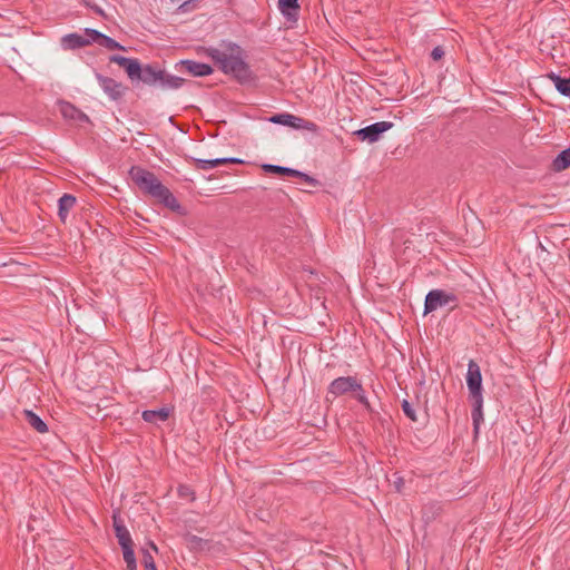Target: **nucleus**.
Segmentation results:
<instances>
[{"label":"nucleus","mask_w":570,"mask_h":570,"mask_svg":"<svg viewBox=\"0 0 570 570\" xmlns=\"http://www.w3.org/2000/svg\"><path fill=\"white\" fill-rule=\"evenodd\" d=\"M473 401V409H472V422H473V429L474 433H479L480 424L483 421V413H482V397H472Z\"/></svg>","instance_id":"4be33fe9"},{"label":"nucleus","mask_w":570,"mask_h":570,"mask_svg":"<svg viewBox=\"0 0 570 570\" xmlns=\"http://www.w3.org/2000/svg\"><path fill=\"white\" fill-rule=\"evenodd\" d=\"M122 549L124 560L126 562V570H137V562L134 552V546H126Z\"/></svg>","instance_id":"393cba45"},{"label":"nucleus","mask_w":570,"mask_h":570,"mask_svg":"<svg viewBox=\"0 0 570 570\" xmlns=\"http://www.w3.org/2000/svg\"><path fill=\"white\" fill-rule=\"evenodd\" d=\"M94 9L97 13L104 14L102 10L99 7H95Z\"/></svg>","instance_id":"473e14b6"},{"label":"nucleus","mask_w":570,"mask_h":570,"mask_svg":"<svg viewBox=\"0 0 570 570\" xmlns=\"http://www.w3.org/2000/svg\"><path fill=\"white\" fill-rule=\"evenodd\" d=\"M269 120L274 124L288 126L296 129H306L313 132L318 129L315 122L287 112L274 115Z\"/></svg>","instance_id":"39448f33"},{"label":"nucleus","mask_w":570,"mask_h":570,"mask_svg":"<svg viewBox=\"0 0 570 570\" xmlns=\"http://www.w3.org/2000/svg\"><path fill=\"white\" fill-rule=\"evenodd\" d=\"M184 490H187V488H180V490H179L181 495L184 494V492H183Z\"/></svg>","instance_id":"72a5a7b5"},{"label":"nucleus","mask_w":570,"mask_h":570,"mask_svg":"<svg viewBox=\"0 0 570 570\" xmlns=\"http://www.w3.org/2000/svg\"><path fill=\"white\" fill-rule=\"evenodd\" d=\"M466 384L471 399L482 397V376L480 366L472 360L468 364Z\"/></svg>","instance_id":"6e6552de"},{"label":"nucleus","mask_w":570,"mask_h":570,"mask_svg":"<svg viewBox=\"0 0 570 570\" xmlns=\"http://www.w3.org/2000/svg\"><path fill=\"white\" fill-rule=\"evenodd\" d=\"M294 177L302 179L303 181L307 183L313 187H317L321 185V183L317 179L297 169H295Z\"/></svg>","instance_id":"cd10ccee"},{"label":"nucleus","mask_w":570,"mask_h":570,"mask_svg":"<svg viewBox=\"0 0 570 570\" xmlns=\"http://www.w3.org/2000/svg\"><path fill=\"white\" fill-rule=\"evenodd\" d=\"M548 78L562 96L570 97V77H561L558 73L551 72L548 75Z\"/></svg>","instance_id":"6ab92c4d"},{"label":"nucleus","mask_w":570,"mask_h":570,"mask_svg":"<svg viewBox=\"0 0 570 570\" xmlns=\"http://www.w3.org/2000/svg\"><path fill=\"white\" fill-rule=\"evenodd\" d=\"M61 45L65 49H78L88 46V40L83 35L68 33L62 37Z\"/></svg>","instance_id":"f3484780"},{"label":"nucleus","mask_w":570,"mask_h":570,"mask_svg":"<svg viewBox=\"0 0 570 570\" xmlns=\"http://www.w3.org/2000/svg\"><path fill=\"white\" fill-rule=\"evenodd\" d=\"M83 36L86 37V40H88V45H91L92 42L99 45L102 33L96 29L86 28Z\"/></svg>","instance_id":"bb28decb"},{"label":"nucleus","mask_w":570,"mask_h":570,"mask_svg":"<svg viewBox=\"0 0 570 570\" xmlns=\"http://www.w3.org/2000/svg\"><path fill=\"white\" fill-rule=\"evenodd\" d=\"M177 66H179L180 71H186L194 77L208 76L212 75L214 71L213 68L207 63L188 59L181 60L179 63H177Z\"/></svg>","instance_id":"9d476101"},{"label":"nucleus","mask_w":570,"mask_h":570,"mask_svg":"<svg viewBox=\"0 0 570 570\" xmlns=\"http://www.w3.org/2000/svg\"><path fill=\"white\" fill-rule=\"evenodd\" d=\"M403 484H404V481L402 478H397V480L394 481L395 489L399 492H401Z\"/></svg>","instance_id":"2f4dec72"},{"label":"nucleus","mask_w":570,"mask_h":570,"mask_svg":"<svg viewBox=\"0 0 570 570\" xmlns=\"http://www.w3.org/2000/svg\"><path fill=\"white\" fill-rule=\"evenodd\" d=\"M99 46L108 49V50H126L124 46H121L119 42H117L115 39L106 36L102 33L100 38Z\"/></svg>","instance_id":"a878e982"},{"label":"nucleus","mask_w":570,"mask_h":570,"mask_svg":"<svg viewBox=\"0 0 570 570\" xmlns=\"http://www.w3.org/2000/svg\"><path fill=\"white\" fill-rule=\"evenodd\" d=\"M191 163L197 169L200 170H209L217 166L228 165V164H243L244 161L239 158L235 157H224V158H215V159H200V158H190Z\"/></svg>","instance_id":"ddd939ff"},{"label":"nucleus","mask_w":570,"mask_h":570,"mask_svg":"<svg viewBox=\"0 0 570 570\" xmlns=\"http://www.w3.org/2000/svg\"><path fill=\"white\" fill-rule=\"evenodd\" d=\"M144 421L148 423H158L165 422L169 417V410L167 407H161L158 410H146L141 414Z\"/></svg>","instance_id":"a211bd4d"},{"label":"nucleus","mask_w":570,"mask_h":570,"mask_svg":"<svg viewBox=\"0 0 570 570\" xmlns=\"http://www.w3.org/2000/svg\"><path fill=\"white\" fill-rule=\"evenodd\" d=\"M77 199L71 194H63L58 200V216L61 223L67 222L69 212L76 206Z\"/></svg>","instance_id":"2eb2a0df"},{"label":"nucleus","mask_w":570,"mask_h":570,"mask_svg":"<svg viewBox=\"0 0 570 570\" xmlns=\"http://www.w3.org/2000/svg\"><path fill=\"white\" fill-rule=\"evenodd\" d=\"M401 406H402V410H403L404 414L411 421H413V422L417 421L416 414H415V410H414L413 405L407 400H403Z\"/></svg>","instance_id":"c85d7f7f"},{"label":"nucleus","mask_w":570,"mask_h":570,"mask_svg":"<svg viewBox=\"0 0 570 570\" xmlns=\"http://www.w3.org/2000/svg\"><path fill=\"white\" fill-rule=\"evenodd\" d=\"M23 415H24L26 422L30 426H32L37 432L46 433L48 431V426L43 422V420L39 415L33 413L31 410H24Z\"/></svg>","instance_id":"aec40b11"},{"label":"nucleus","mask_w":570,"mask_h":570,"mask_svg":"<svg viewBox=\"0 0 570 570\" xmlns=\"http://www.w3.org/2000/svg\"><path fill=\"white\" fill-rule=\"evenodd\" d=\"M262 168L265 173L275 174L278 176L294 177L295 174V169L278 165L264 164Z\"/></svg>","instance_id":"b1692460"},{"label":"nucleus","mask_w":570,"mask_h":570,"mask_svg":"<svg viewBox=\"0 0 570 570\" xmlns=\"http://www.w3.org/2000/svg\"><path fill=\"white\" fill-rule=\"evenodd\" d=\"M456 298L452 294H448L442 289H432L425 296L424 314H429L439 307L446 306Z\"/></svg>","instance_id":"0eeeda50"},{"label":"nucleus","mask_w":570,"mask_h":570,"mask_svg":"<svg viewBox=\"0 0 570 570\" xmlns=\"http://www.w3.org/2000/svg\"><path fill=\"white\" fill-rule=\"evenodd\" d=\"M354 390H361V383L355 376H341L331 382L327 389L326 400H330V396L333 399L353 393Z\"/></svg>","instance_id":"20e7f679"},{"label":"nucleus","mask_w":570,"mask_h":570,"mask_svg":"<svg viewBox=\"0 0 570 570\" xmlns=\"http://www.w3.org/2000/svg\"><path fill=\"white\" fill-rule=\"evenodd\" d=\"M112 523L115 529V535L118 540V543L121 548H125L126 546H134V541L131 539V535L124 524L122 520L117 517L116 514L112 515Z\"/></svg>","instance_id":"4468645a"},{"label":"nucleus","mask_w":570,"mask_h":570,"mask_svg":"<svg viewBox=\"0 0 570 570\" xmlns=\"http://www.w3.org/2000/svg\"><path fill=\"white\" fill-rule=\"evenodd\" d=\"M222 49L210 48L208 56L225 75H232L240 85L255 80V75L246 62L245 50L235 42H223Z\"/></svg>","instance_id":"f257e3e1"},{"label":"nucleus","mask_w":570,"mask_h":570,"mask_svg":"<svg viewBox=\"0 0 570 570\" xmlns=\"http://www.w3.org/2000/svg\"><path fill=\"white\" fill-rule=\"evenodd\" d=\"M59 110L61 116L67 120L77 122H90L89 117L73 104L61 100L59 101Z\"/></svg>","instance_id":"9b49d317"},{"label":"nucleus","mask_w":570,"mask_h":570,"mask_svg":"<svg viewBox=\"0 0 570 570\" xmlns=\"http://www.w3.org/2000/svg\"><path fill=\"white\" fill-rule=\"evenodd\" d=\"M129 176L134 184L146 195L156 199L170 210L181 214L183 207L173 193L161 184L157 176L140 166H132Z\"/></svg>","instance_id":"f03ea898"},{"label":"nucleus","mask_w":570,"mask_h":570,"mask_svg":"<svg viewBox=\"0 0 570 570\" xmlns=\"http://www.w3.org/2000/svg\"><path fill=\"white\" fill-rule=\"evenodd\" d=\"M148 547L141 549L142 564L145 570H157L151 551L158 553V548L153 541L148 542Z\"/></svg>","instance_id":"412c9836"},{"label":"nucleus","mask_w":570,"mask_h":570,"mask_svg":"<svg viewBox=\"0 0 570 570\" xmlns=\"http://www.w3.org/2000/svg\"><path fill=\"white\" fill-rule=\"evenodd\" d=\"M444 56V50L441 46L435 47L431 52V58L435 61L440 60Z\"/></svg>","instance_id":"7c9ffc66"},{"label":"nucleus","mask_w":570,"mask_h":570,"mask_svg":"<svg viewBox=\"0 0 570 570\" xmlns=\"http://www.w3.org/2000/svg\"><path fill=\"white\" fill-rule=\"evenodd\" d=\"M134 80H140L148 86L158 85L161 89H178L185 82L184 78L169 75L156 65H140L139 75L134 76Z\"/></svg>","instance_id":"7ed1b4c3"},{"label":"nucleus","mask_w":570,"mask_h":570,"mask_svg":"<svg viewBox=\"0 0 570 570\" xmlns=\"http://www.w3.org/2000/svg\"><path fill=\"white\" fill-rule=\"evenodd\" d=\"M109 61L117 63L126 70L127 76L134 81V76H138L140 71V62L136 58H127L119 55L109 57Z\"/></svg>","instance_id":"f8f14e48"},{"label":"nucleus","mask_w":570,"mask_h":570,"mask_svg":"<svg viewBox=\"0 0 570 570\" xmlns=\"http://www.w3.org/2000/svg\"><path fill=\"white\" fill-rule=\"evenodd\" d=\"M570 166V147L562 150L552 161L554 171H562Z\"/></svg>","instance_id":"5701e85b"},{"label":"nucleus","mask_w":570,"mask_h":570,"mask_svg":"<svg viewBox=\"0 0 570 570\" xmlns=\"http://www.w3.org/2000/svg\"><path fill=\"white\" fill-rule=\"evenodd\" d=\"M393 127V122L377 121L354 131V135L362 141L375 142L381 136Z\"/></svg>","instance_id":"423d86ee"},{"label":"nucleus","mask_w":570,"mask_h":570,"mask_svg":"<svg viewBox=\"0 0 570 570\" xmlns=\"http://www.w3.org/2000/svg\"><path fill=\"white\" fill-rule=\"evenodd\" d=\"M278 9L288 21H296L299 4L298 0H278Z\"/></svg>","instance_id":"dca6fc26"},{"label":"nucleus","mask_w":570,"mask_h":570,"mask_svg":"<svg viewBox=\"0 0 570 570\" xmlns=\"http://www.w3.org/2000/svg\"><path fill=\"white\" fill-rule=\"evenodd\" d=\"M96 78L111 100H119L124 96L126 87L121 82L98 72H96Z\"/></svg>","instance_id":"1a4fd4ad"},{"label":"nucleus","mask_w":570,"mask_h":570,"mask_svg":"<svg viewBox=\"0 0 570 570\" xmlns=\"http://www.w3.org/2000/svg\"><path fill=\"white\" fill-rule=\"evenodd\" d=\"M354 394V397L361 403L363 404L367 410H370V403L367 401V397L365 395V391L363 389V386L361 385V390H354L353 391Z\"/></svg>","instance_id":"c756f323"}]
</instances>
